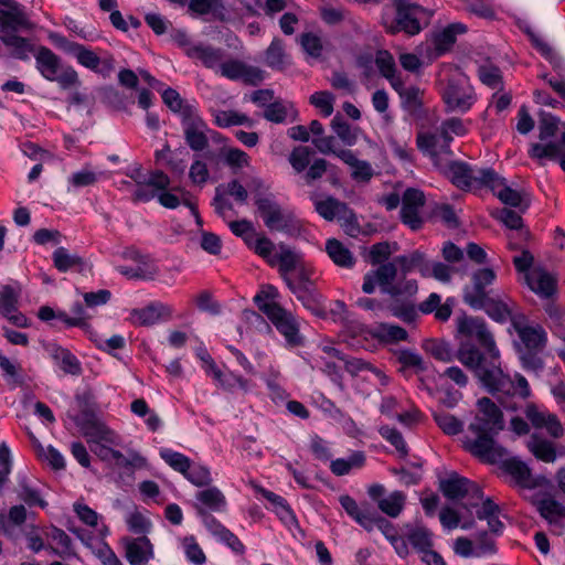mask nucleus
<instances>
[{
    "mask_svg": "<svg viewBox=\"0 0 565 565\" xmlns=\"http://www.w3.org/2000/svg\"><path fill=\"white\" fill-rule=\"evenodd\" d=\"M413 271H418L424 278L433 277L441 282H449L452 275L450 266L438 262L430 263L419 250L391 262V313L404 322H413L417 317L413 301L418 290L417 281L406 279V275Z\"/></svg>",
    "mask_w": 565,
    "mask_h": 565,
    "instance_id": "nucleus-1",
    "label": "nucleus"
},
{
    "mask_svg": "<svg viewBox=\"0 0 565 565\" xmlns=\"http://www.w3.org/2000/svg\"><path fill=\"white\" fill-rule=\"evenodd\" d=\"M439 489L447 499L460 502L467 512L476 510L478 519L486 520L491 532L502 531L503 523L500 520L499 505L490 498H484L482 489L476 482L451 473L440 480Z\"/></svg>",
    "mask_w": 565,
    "mask_h": 565,
    "instance_id": "nucleus-2",
    "label": "nucleus"
},
{
    "mask_svg": "<svg viewBox=\"0 0 565 565\" xmlns=\"http://www.w3.org/2000/svg\"><path fill=\"white\" fill-rule=\"evenodd\" d=\"M502 428L503 415L495 403L488 397L478 399L475 420L462 440L465 449L483 461L493 462L499 452L494 448L492 434Z\"/></svg>",
    "mask_w": 565,
    "mask_h": 565,
    "instance_id": "nucleus-3",
    "label": "nucleus"
},
{
    "mask_svg": "<svg viewBox=\"0 0 565 565\" xmlns=\"http://www.w3.org/2000/svg\"><path fill=\"white\" fill-rule=\"evenodd\" d=\"M0 7L1 42L14 58L29 60L38 47L29 39L18 34L33 28L25 7L15 0H0Z\"/></svg>",
    "mask_w": 565,
    "mask_h": 565,
    "instance_id": "nucleus-4",
    "label": "nucleus"
},
{
    "mask_svg": "<svg viewBox=\"0 0 565 565\" xmlns=\"http://www.w3.org/2000/svg\"><path fill=\"white\" fill-rule=\"evenodd\" d=\"M436 89L448 111L467 113L477 102V94L468 76L452 64L444 63L439 66Z\"/></svg>",
    "mask_w": 565,
    "mask_h": 565,
    "instance_id": "nucleus-5",
    "label": "nucleus"
},
{
    "mask_svg": "<svg viewBox=\"0 0 565 565\" xmlns=\"http://www.w3.org/2000/svg\"><path fill=\"white\" fill-rule=\"evenodd\" d=\"M35 67L50 82H56L62 89L77 88L81 81L77 72L64 65L61 57L46 46H39L34 53Z\"/></svg>",
    "mask_w": 565,
    "mask_h": 565,
    "instance_id": "nucleus-6",
    "label": "nucleus"
},
{
    "mask_svg": "<svg viewBox=\"0 0 565 565\" xmlns=\"http://www.w3.org/2000/svg\"><path fill=\"white\" fill-rule=\"evenodd\" d=\"M126 175L136 184L131 190L134 202H149L156 198L157 191L166 190L170 185V178L161 170L146 173L141 166H136Z\"/></svg>",
    "mask_w": 565,
    "mask_h": 565,
    "instance_id": "nucleus-7",
    "label": "nucleus"
},
{
    "mask_svg": "<svg viewBox=\"0 0 565 565\" xmlns=\"http://www.w3.org/2000/svg\"><path fill=\"white\" fill-rule=\"evenodd\" d=\"M396 17L391 24V33L404 32L416 35L429 23L433 13L409 0H394Z\"/></svg>",
    "mask_w": 565,
    "mask_h": 565,
    "instance_id": "nucleus-8",
    "label": "nucleus"
},
{
    "mask_svg": "<svg viewBox=\"0 0 565 565\" xmlns=\"http://www.w3.org/2000/svg\"><path fill=\"white\" fill-rule=\"evenodd\" d=\"M262 312L284 337L288 348H297L303 344L305 338L300 333V320L292 312L282 308L279 303L263 305Z\"/></svg>",
    "mask_w": 565,
    "mask_h": 565,
    "instance_id": "nucleus-9",
    "label": "nucleus"
},
{
    "mask_svg": "<svg viewBox=\"0 0 565 565\" xmlns=\"http://www.w3.org/2000/svg\"><path fill=\"white\" fill-rule=\"evenodd\" d=\"M391 544L402 557L409 554V546L420 554L434 546L433 533L424 526L406 525L398 533L391 535Z\"/></svg>",
    "mask_w": 565,
    "mask_h": 565,
    "instance_id": "nucleus-10",
    "label": "nucleus"
},
{
    "mask_svg": "<svg viewBox=\"0 0 565 565\" xmlns=\"http://www.w3.org/2000/svg\"><path fill=\"white\" fill-rule=\"evenodd\" d=\"M339 502L347 514L362 527L367 531L379 529L386 537H388V522L385 516H382L369 503H363L360 507L358 502L348 494L341 495L339 498Z\"/></svg>",
    "mask_w": 565,
    "mask_h": 565,
    "instance_id": "nucleus-11",
    "label": "nucleus"
},
{
    "mask_svg": "<svg viewBox=\"0 0 565 565\" xmlns=\"http://www.w3.org/2000/svg\"><path fill=\"white\" fill-rule=\"evenodd\" d=\"M256 206L265 225L271 231L287 232L296 227L294 213L271 198H259Z\"/></svg>",
    "mask_w": 565,
    "mask_h": 565,
    "instance_id": "nucleus-12",
    "label": "nucleus"
},
{
    "mask_svg": "<svg viewBox=\"0 0 565 565\" xmlns=\"http://www.w3.org/2000/svg\"><path fill=\"white\" fill-rule=\"evenodd\" d=\"M181 125L184 139L192 150L201 151L207 146V125L200 116L195 106H186L183 109Z\"/></svg>",
    "mask_w": 565,
    "mask_h": 565,
    "instance_id": "nucleus-13",
    "label": "nucleus"
},
{
    "mask_svg": "<svg viewBox=\"0 0 565 565\" xmlns=\"http://www.w3.org/2000/svg\"><path fill=\"white\" fill-rule=\"evenodd\" d=\"M457 330L465 337H475L479 343L487 350L491 360L499 359L500 353L495 347L492 334L488 331L484 322L478 318L462 316L457 319Z\"/></svg>",
    "mask_w": 565,
    "mask_h": 565,
    "instance_id": "nucleus-14",
    "label": "nucleus"
},
{
    "mask_svg": "<svg viewBox=\"0 0 565 565\" xmlns=\"http://www.w3.org/2000/svg\"><path fill=\"white\" fill-rule=\"evenodd\" d=\"M497 279V274L492 268H479L471 274L470 284L463 289V300L471 308H479L488 297L487 287L491 286Z\"/></svg>",
    "mask_w": 565,
    "mask_h": 565,
    "instance_id": "nucleus-15",
    "label": "nucleus"
},
{
    "mask_svg": "<svg viewBox=\"0 0 565 565\" xmlns=\"http://www.w3.org/2000/svg\"><path fill=\"white\" fill-rule=\"evenodd\" d=\"M82 435L86 438L90 450L95 446H120L121 437L106 424L90 416L79 424Z\"/></svg>",
    "mask_w": 565,
    "mask_h": 565,
    "instance_id": "nucleus-16",
    "label": "nucleus"
},
{
    "mask_svg": "<svg viewBox=\"0 0 565 565\" xmlns=\"http://www.w3.org/2000/svg\"><path fill=\"white\" fill-rule=\"evenodd\" d=\"M67 51L82 66L104 77L109 76L115 70V58L109 54L100 57L94 51L78 43H71Z\"/></svg>",
    "mask_w": 565,
    "mask_h": 565,
    "instance_id": "nucleus-17",
    "label": "nucleus"
},
{
    "mask_svg": "<svg viewBox=\"0 0 565 565\" xmlns=\"http://www.w3.org/2000/svg\"><path fill=\"white\" fill-rule=\"evenodd\" d=\"M488 172L490 169H470L461 163H454L449 168L451 182L460 189L472 191L483 189Z\"/></svg>",
    "mask_w": 565,
    "mask_h": 565,
    "instance_id": "nucleus-18",
    "label": "nucleus"
},
{
    "mask_svg": "<svg viewBox=\"0 0 565 565\" xmlns=\"http://www.w3.org/2000/svg\"><path fill=\"white\" fill-rule=\"evenodd\" d=\"M524 413L535 429H544L553 438H558L563 435V426L557 416L543 405L529 404Z\"/></svg>",
    "mask_w": 565,
    "mask_h": 565,
    "instance_id": "nucleus-19",
    "label": "nucleus"
},
{
    "mask_svg": "<svg viewBox=\"0 0 565 565\" xmlns=\"http://www.w3.org/2000/svg\"><path fill=\"white\" fill-rule=\"evenodd\" d=\"M425 204V195L420 190L407 189L402 199L401 218L412 230H418L423 225L420 209Z\"/></svg>",
    "mask_w": 565,
    "mask_h": 565,
    "instance_id": "nucleus-20",
    "label": "nucleus"
},
{
    "mask_svg": "<svg viewBox=\"0 0 565 565\" xmlns=\"http://www.w3.org/2000/svg\"><path fill=\"white\" fill-rule=\"evenodd\" d=\"M216 68L217 73L231 81L242 79L245 83L253 84L263 81L259 68L247 65L239 60H222Z\"/></svg>",
    "mask_w": 565,
    "mask_h": 565,
    "instance_id": "nucleus-21",
    "label": "nucleus"
},
{
    "mask_svg": "<svg viewBox=\"0 0 565 565\" xmlns=\"http://www.w3.org/2000/svg\"><path fill=\"white\" fill-rule=\"evenodd\" d=\"M125 556L130 565H147L153 558V546L146 535L121 539Z\"/></svg>",
    "mask_w": 565,
    "mask_h": 565,
    "instance_id": "nucleus-22",
    "label": "nucleus"
},
{
    "mask_svg": "<svg viewBox=\"0 0 565 565\" xmlns=\"http://www.w3.org/2000/svg\"><path fill=\"white\" fill-rule=\"evenodd\" d=\"M478 377L490 392L507 395H514L515 393L514 381L499 366L493 365L491 369H480Z\"/></svg>",
    "mask_w": 565,
    "mask_h": 565,
    "instance_id": "nucleus-23",
    "label": "nucleus"
},
{
    "mask_svg": "<svg viewBox=\"0 0 565 565\" xmlns=\"http://www.w3.org/2000/svg\"><path fill=\"white\" fill-rule=\"evenodd\" d=\"M502 469L511 477L516 486L524 489H534L546 481L544 478H534L527 465L518 459L505 460L502 465Z\"/></svg>",
    "mask_w": 565,
    "mask_h": 565,
    "instance_id": "nucleus-24",
    "label": "nucleus"
},
{
    "mask_svg": "<svg viewBox=\"0 0 565 565\" xmlns=\"http://www.w3.org/2000/svg\"><path fill=\"white\" fill-rule=\"evenodd\" d=\"M315 211L326 221H333L340 217H351V209L333 196L320 199L316 193L310 195Z\"/></svg>",
    "mask_w": 565,
    "mask_h": 565,
    "instance_id": "nucleus-25",
    "label": "nucleus"
},
{
    "mask_svg": "<svg viewBox=\"0 0 565 565\" xmlns=\"http://www.w3.org/2000/svg\"><path fill=\"white\" fill-rule=\"evenodd\" d=\"M19 292L10 285L0 289V313L17 327H26V318L18 312Z\"/></svg>",
    "mask_w": 565,
    "mask_h": 565,
    "instance_id": "nucleus-26",
    "label": "nucleus"
},
{
    "mask_svg": "<svg viewBox=\"0 0 565 565\" xmlns=\"http://www.w3.org/2000/svg\"><path fill=\"white\" fill-rule=\"evenodd\" d=\"M46 351L64 373L75 376L82 374L83 369L81 361L68 349L56 343H49Z\"/></svg>",
    "mask_w": 565,
    "mask_h": 565,
    "instance_id": "nucleus-27",
    "label": "nucleus"
},
{
    "mask_svg": "<svg viewBox=\"0 0 565 565\" xmlns=\"http://www.w3.org/2000/svg\"><path fill=\"white\" fill-rule=\"evenodd\" d=\"M171 315V307L161 302H153L145 308L132 310L130 319L136 326H152L161 318H169Z\"/></svg>",
    "mask_w": 565,
    "mask_h": 565,
    "instance_id": "nucleus-28",
    "label": "nucleus"
},
{
    "mask_svg": "<svg viewBox=\"0 0 565 565\" xmlns=\"http://www.w3.org/2000/svg\"><path fill=\"white\" fill-rule=\"evenodd\" d=\"M487 181L483 188H489L499 200L511 206H519L521 204V195L518 191L509 188L504 179L499 177L492 169L486 174Z\"/></svg>",
    "mask_w": 565,
    "mask_h": 565,
    "instance_id": "nucleus-29",
    "label": "nucleus"
},
{
    "mask_svg": "<svg viewBox=\"0 0 565 565\" xmlns=\"http://www.w3.org/2000/svg\"><path fill=\"white\" fill-rule=\"evenodd\" d=\"M467 31L461 23H452L433 36V53L430 58H437L447 53L456 42V36Z\"/></svg>",
    "mask_w": 565,
    "mask_h": 565,
    "instance_id": "nucleus-30",
    "label": "nucleus"
},
{
    "mask_svg": "<svg viewBox=\"0 0 565 565\" xmlns=\"http://www.w3.org/2000/svg\"><path fill=\"white\" fill-rule=\"evenodd\" d=\"M362 291L366 295L388 296V265H381L363 277Z\"/></svg>",
    "mask_w": 565,
    "mask_h": 565,
    "instance_id": "nucleus-31",
    "label": "nucleus"
},
{
    "mask_svg": "<svg viewBox=\"0 0 565 565\" xmlns=\"http://www.w3.org/2000/svg\"><path fill=\"white\" fill-rule=\"evenodd\" d=\"M454 306V298H447L443 303L440 295L431 292L427 299L419 303L418 310L424 315L434 313L436 320L445 322L451 317Z\"/></svg>",
    "mask_w": 565,
    "mask_h": 565,
    "instance_id": "nucleus-32",
    "label": "nucleus"
},
{
    "mask_svg": "<svg viewBox=\"0 0 565 565\" xmlns=\"http://www.w3.org/2000/svg\"><path fill=\"white\" fill-rule=\"evenodd\" d=\"M525 281L530 289L541 297H550L556 290V279L539 267L526 274Z\"/></svg>",
    "mask_w": 565,
    "mask_h": 565,
    "instance_id": "nucleus-33",
    "label": "nucleus"
},
{
    "mask_svg": "<svg viewBox=\"0 0 565 565\" xmlns=\"http://www.w3.org/2000/svg\"><path fill=\"white\" fill-rule=\"evenodd\" d=\"M513 324L519 338L527 350L540 351L545 347L547 337L541 326H521L518 322Z\"/></svg>",
    "mask_w": 565,
    "mask_h": 565,
    "instance_id": "nucleus-34",
    "label": "nucleus"
},
{
    "mask_svg": "<svg viewBox=\"0 0 565 565\" xmlns=\"http://www.w3.org/2000/svg\"><path fill=\"white\" fill-rule=\"evenodd\" d=\"M265 63L268 67L282 71L290 66L291 57L286 52L285 43L281 39L275 38L265 51Z\"/></svg>",
    "mask_w": 565,
    "mask_h": 565,
    "instance_id": "nucleus-35",
    "label": "nucleus"
},
{
    "mask_svg": "<svg viewBox=\"0 0 565 565\" xmlns=\"http://www.w3.org/2000/svg\"><path fill=\"white\" fill-rule=\"evenodd\" d=\"M224 57L222 49L198 42L189 53V58L200 62L206 68L215 70Z\"/></svg>",
    "mask_w": 565,
    "mask_h": 565,
    "instance_id": "nucleus-36",
    "label": "nucleus"
},
{
    "mask_svg": "<svg viewBox=\"0 0 565 565\" xmlns=\"http://www.w3.org/2000/svg\"><path fill=\"white\" fill-rule=\"evenodd\" d=\"M324 250L330 259L339 267L352 268L355 264L352 252L337 238H328L326 241Z\"/></svg>",
    "mask_w": 565,
    "mask_h": 565,
    "instance_id": "nucleus-37",
    "label": "nucleus"
},
{
    "mask_svg": "<svg viewBox=\"0 0 565 565\" xmlns=\"http://www.w3.org/2000/svg\"><path fill=\"white\" fill-rule=\"evenodd\" d=\"M338 158L352 168V178L355 181L366 182L373 175L372 167L369 162L359 160L351 150H340Z\"/></svg>",
    "mask_w": 565,
    "mask_h": 565,
    "instance_id": "nucleus-38",
    "label": "nucleus"
},
{
    "mask_svg": "<svg viewBox=\"0 0 565 565\" xmlns=\"http://www.w3.org/2000/svg\"><path fill=\"white\" fill-rule=\"evenodd\" d=\"M391 85L398 93L403 106L408 110H416L423 100V92L416 87H404L399 82L395 81L393 65L391 64Z\"/></svg>",
    "mask_w": 565,
    "mask_h": 565,
    "instance_id": "nucleus-39",
    "label": "nucleus"
},
{
    "mask_svg": "<svg viewBox=\"0 0 565 565\" xmlns=\"http://www.w3.org/2000/svg\"><path fill=\"white\" fill-rule=\"evenodd\" d=\"M274 258H276V265H278V270L284 281L302 263L301 257L285 245H279V252L275 254Z\"/></svg>",
    "mask_w": 565,
    "mask_h": 565,
    "instance_id": "nucleus-40",
    "label": "nucleus"
},
{
    "mask_svg": "<svg viewBox=\"0 0 565 565\" xmlns=\"http://www.w3.org/2000/svg\"><path fill=\"white\" fill-rule=\"evenodd\" d=\"M177 190L181 192L182 199H180L174 193L168 192L167 189L162 191H157L156 198L158 199L159 203L167 209H177L181 203L184 204L191 210L192 214L196 218V222L201 224V218L196 205L191 201L189 193L181 189Z\"/></svg>",
    "mask_w": 565,
    "mask_h": 565,
    "instance_id": "nucleus-41",
    "label": "nucleus"
},
{
    "mask_svg": "<svg viewBox=\"0 0 565 565\" xmlns=\"http://www.w3.org/2000/svg\"><path fill=\"white\" fill-rule=\"evenodd\" d=\"M527 448L530 452L543 462H554L556 460V449L552 441L546 440L536 434H533L527 440Z\"/></svg>",
    "mask_w": 565,
    "mask_h": 565,
    "instance_id": "nucleus-42",
    "label": "nucleus"
},
{
    "mask_svg": "<svg viewBox=\"0 0 565 565\" xmlns=\"http://www.w3.org/2000/svg\"><path fill=\"white\" fill-rule=\"evenodd\" d=\"M365 455L362 451H354L348 458H338L330 463V470L333 475L341 477L349 475L353 470H359L365 465Z\"/></svg>",
    "mask_w": 565,
    "mask_h": 565,
    "instance_id": "nucleus-43",
    "label": "nucleus"
},
{
    "mask_svg": "<svg viewBox=\"0 0 565 565\" xmlns=\"http://www.w3.org/2000/svg\"><path fill=\"white\" fill-rule=\"evenodd\" d=\"M50 541V550L58 557H66L74 554L71 537L61 529L52 527L46 532Z\"/></svg>",
    "mask_w": 565,
    "mask_h": 565,
    "instance_id": "nucleus-44",
    "label": "nucleus"
},
{
    "mask_svg": "<svg viewBox=\"0 0 565 565\" xmlns=\"http://www.w3.org/2000/svg\"><path fill=\"white\" fill-rule=\"evenodd\" d=\"M52 259L55 268L62 273L71 269L82 271L84 268L83 258L76 254H71L64 247L56 248L52 255Z\"/></svg>",
    "mask_w": 565,
    "mask_h": 565,
    "instance_id": "nucleus-45",
    "label": "nucleus"
},
{
    "mask_svg": "<svg viewBox=\"0 0 565 565\" xmlns=\"http://www.w3.org/2000/svg\"><path fill=\"white\" fill-rule=\"evenodd\" d=\"M470 120H462L460 118H450L445 120L440 126L443 146L448 147L452 140V136H466L470 130Z\"/></svg>",
    "mask_w": 565,
    "mask_h": 565,
    "instance_id": "nucleus-46",
    "label": "nucleus"
},
{
    "mask_svg": "<svg viewBox=\"0 0 565 565\" xmlns=\"http://www.w3.org/2000/svg\"><path fill=\"white\" fill-rule=\"evenodd\" d=\"M247 246L258 256L263 257L270 266H276V258H274L277 253L276 247L268 237L256 233L252 239L248 238Z\"/></svg>",
    "mask_w": 565,
    "mask_h": 565,
    "instance_id": "nucleus-47",
    "label": "nucleus"
},
{
    "mask_svg": "<svg viewBox=\"0 0 565 565\" xmlns=\"http://www.w3.org/2000/svg\"><path fill=\"white\" fill-rule=\"evenodd\" d=\"M478 309H483L487 315L498 322H504L511 318L512 306L509 302L486 297L483 305Z\"/></svg>",
    "mask_w": 565,
    "mask_h": 565,
    "instance_id": "nucleus-48",
    "label": "nucleus"
},
{
    "mask_svg": "<svg viewBox=\"0 0 565 565\" xmlns=\"http://www.w3.org/2000/svg\"><path fill=\"white\" fill-rule=\"evenodd\" d=\"M263 116L271 122L280 124L286 121L289 117L294 119L296 110L292 104L278 100L267 105Z\"/></svg>",
    "mask_w": 565,
    "mask_h": 565,
    "instance_id": "nucleus-49",
    "label": "nucleus"
},
{
    "mask_svg": "<svg viewBox=\"0 0 565 565\" xmlns=\"http://www.w3.org/2000/svg\"><path fill=\"white\" fill-rule=\"evenodd\" d=\"M295 271L296 276H289L285 281L289 290L291 287H315L317 271L311 264L302 262Z\"/></svg>",
    "mask_w": 565,
    "mask_h": 565,
    "instance_id": "nucleus-50",
    "label": "nucleus"
},
{
    "mask_svg": "<svg viewBox=\"0 0 565 565\" xmlns=\"http://www.w3.org/2000/svg\"><path fill=\"white\" fill-rule=\"evenodd\" d=\"M214 122L221 128H227L237 125L253 126V120L246 115L235 110H215L213 113Z\"/></svg>",
    "mask_w": 565,
    "mask_h": 565,
    "instance_id": "nucleus-51",
    "label": "nucleus"
},
{
    "mask_svg": "<svg viewBox=\"0 0 565 565\" xmlns=\"http://www.w3.org/2000/svg\"><path fill=\"white\" fill-rule=\"evenodd\" d=\"M423 349L438 361L450 362L454 358L450 344L440 339H428L424 341Z\"/></svg>",
    "mask_w": 565,
    "mask_h": 565,
    "instance_id": "nucleus-52",
    "label": "nucleus"
},
{
    "mask_svg": "<svg viewBox=\"0 0 565 565\" xmlns=\"http://www.w3.org/2000/svg\"><path fill=\"white\" fill-rule=\"evenodd\" d=\"M181 546L186 559L194 565H204L206 555L193 535L184 536L181 540Z\"/></svg>",
    "mask_w": 565,
    "mask_h": 565,
    "instance_id": "nucleus-53",
    "label": "nucleus"
},
{
    "mask_svg": "<svg viewBox=\"0 0 565 565\" xmlns=\"http://www.w3.org/2000/svg\"><path fill=\"white\" fill-rule=\"evenodd\" d=\"M159 454L163 461L173 470L182 475L189 470L191 459L185 455L170 448H161Z\"/></svg>",
    "mask_w": 565,
    "mask_h": 565,
    "instance_id": "nucleus-54",
    "label": "nucleus"
},
{
    "mask_svg": "<svg viewBox=\"0 0 565 565\" xmlns=\"http://www.w3.org/2000/svg\"><path fill=\"white\" fill-rule=\"evenodd\" d=\"M356 306L365 311L371 312L374 317H380L381 315H384L388 308V296H380L372 297H361L356 300Z\"/></svg>",
    "mask_w": 565,
    "mask_h": 565,
    "instance_id": "nucleus-55",
    "label": "nucleus"
},
{
    "mask_svg": "<svg viewBox=\"0 0 565 565\" xmlns=\"http://www.w3.org/2000/svg\"><path fill=\"white\" fill-rule=\"evenodd\" d=\"M196 499L214 511H221L226 505V499L224 494L215 487H210L200 491L196 494Z\"/></svg>",
    "mask_w": 565,
    "mask_h": 565,
    "instance_id": "nucleus-56",
    "label": "nucleus"
},
{
    "mask_svg": "<svg viewBox=\"0 0 565 565\" xmlns=\"http://www.w3.org/2000/svg\"><path fill=\"white\" fill-rule=\"evenodd\" d=\"M433 416L438 427L447 435H457L463 428L462 422L449 413L435 412Z\"/></svg>",
    "mask_w": 565,
    "mask_h": 565,
    "instance_id": "nucleus-57",
    "label": "nucleus"
},
{
    "mask_svg": "<svg viewBox=\"0 0 565 565\" xmlns=\"http://www.w3.org/2000/svg\"><path fill=\"white\" fill-rule=\"evenodd\" d=\"M290 291L308 310L317 312L320 309V297L315 287H291Z\"/></svg>",
    "mask_w": 565,
    "mask_h": 565,
    "instance_id": "nucleus-58",
    "label": "nucleus"
},
{
    "mask_svg": "<svg viewBox=\"0 0 565 565\" xmlns=\"http://www.w3.org/2000/svg\"><path fill=\"white\" fill-rule=\"evenodd\" d=\"M539 511L550 523L558 522L562 519L565 520V507L553 499L542 500L539 503Z\"/></svg>",
    "mask_w": 565,
    "mask_h": 565,
    "instance_id": "nucleus-59",
    "label": "nucleus"
},
{
    "mask_svg": "<svg viewBox=\"0 0 565 565\" xmlns=\"http://www.w3.org/2000/svg\"><path fill=\"white\" fill-rule=\"evenodd\" d=\"M183 476L196 487H205L212 482L211 472L207 467L190 462V468Z\"/></svg>",
    "mask_w": 565,
    "mask_h": 565,
    "instance_id": "nucleus-60",
    "label": "nucleus"
},
{
    "mask_svg": "<svg viewBox=\"0 0 565 565\" xmlns=\"http://www.w3.org/2000/svg\"><path fill=\"white\" fill-rule=\"evenodd\" d=\"M397 360L401 364L399 371L407 375L408 371L419 372L424 370L422 358L413 351H398L396 352Z\"/></svg>",
    "mask_w": 565,
    "mask_h": 565,
    "instance_id": "nucleus-61",
    "label": "nucleus"
},
{
    "mask_svg": "<svg viewBox=\"0 0 565 565\" xmlns=\"http://www.w3.org/2000/svg\"><path fill=\"white\" fill-rule=\"evenodd\" d=\"M331 127L345 145L352 146L356 142V129L352 128L342 117L335 116L331 121Z\"/></svg>",
    "mask_w": 565,
    "mask_h": 565,
    "instance_id": "nucleus-62",
    "label": "nucleus"
},
{
    "mask_svg": "<svg viewBox=\"0 0 565 565\" xmlns=\"http://www.w3.org/2000/svg\"><path fill=\"white\" fill-rule=\"evenodd\" d=\"M126 522L130 532L145 535L151 529L150 520L139 510H134L126 516Z\"/></svg>",
    "mask_w": 565,
    "mask_h": 565,
    "instance_id": "nucleus-63",
    "label": "nucleus"
},
{
    "mask_svg": "<svg viewBox=\"0 0 565 565\" xmlns=\"http://www.w3.org/2000/svg\"><path fill=\"white\" fill-rule=\"evenodd\" d=\"M478 75L480 81L492 89L502 86V75L500 70L492 64H484L479 67Z\"/></svg>",
    "mask_w": 565,
    "mask_h": 565,
    "instance_id": "nucleus-64",
    "label": "nucleus"
}]
</instances>
